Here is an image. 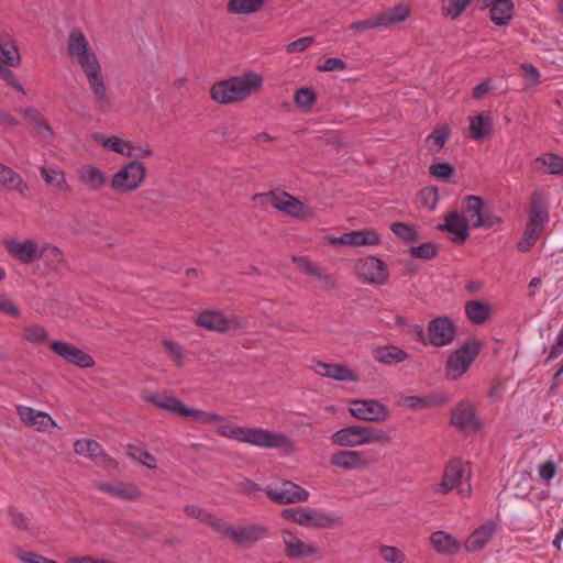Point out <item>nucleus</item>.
I'll use <instances>...</instances> for the list:
<instances>
[{"mask_svg":"<svg viewBox=\"0 0 563 563\" xmlns=\"http://www.w3.org/2000/svg\"><path fill=\"white\" fill-rule=\"evenodd\" d=\"M142 399L173 415L191 418L202 424L218 423L216 432L223 438L263 449H280L291 445L287 435L264 428L236 426L216 412L187 407L181 400L164 393L144 391Z\"/></svg>","mask_w":563,"mask_h":563,"instance_id":"nucleus-1","label":"nucleus"},{"mask_svg":"<svg viewBox=\"0 0 563 563\" xmlns=\"http://www.w3.org/2000/svg\"><path fill=\"white\" fill-rule=\"evenodd\" d=\"M66 51L70 60L78 65L85 74L97 109L102 113L109 112L111 99L108 95L101 64L81 30L73 29L69 32Z\"/></svg>","mask_w":563,"mask_h":563,"instance_id":"nucleus-2","label":"nucleus"},{"mask_svg":"<svg viewBox=\"0 0 563 563\" xmlns=\"http://www.w3.org/2000/svg\"><path fill=\"white\" fill-rule=\"evenodd\" d=\"M263 78L255 71H247L225 80L214 82L210 88L211 99L220 104L243 101L260 90Z\"/></svg>","mask_w":563,"mask_h":563,"instance_id":"nucleus-3","label":"nucleus"},{"mask_svg":"<svg viewBox=\"0 0 563 563\" xmlns=\"http://www.w3.org/2000/svg\"><path fill=\"white\" fill-rule=\"evenodd\" d=\"M331 441L339 446L354 448L365 444H388L391 442V437L380 428L354 424L335 431L331 435Z\"/></svg>","mask_w":563,"mask_h":563,"instance_id":"nucleus-4","label":"nucleus"},{"mask_svg":"<svg viewBox=\"0 0 563 563\" xmlns=\"http://www.w3.org/2000/svg\"><path fill=\"white\" fill-rule=\"evenodd\" d=\"M528 216L529 220L525 232L517 243V249L521 253H527L532 249L549 221V208L541 192L532 194Z\"/></svg>","mask_w":563,"mask_h":563,"instance_id":"nucleus-5","label":"nucleus"},{"mask_svg":"<svg viewBox=\"0 0 563 563\" xmlns=\"http://www.w3.org/2000/svg\"><path fill=\"white\" fill-rule=\"evenodd\" d=\"M284 520L306 528L331 529L343 525V520L330 512L308 507H291L282 510Z\"/></svg>","mask_w":563,"mask_h":563,"instance_id":"nucleus-6","label":"nucleus"},{"mask_svg":"<svg viewBox=\"0 0 563 563\" xmlns=\"http://www.w3.org/2000/svg\"><path fill=\"white\" fill-rule=\"evenodd\" d=\"M145 178V165L141 161L132 159L112 175L109 185L115 194L126 195L139 189Z\"/></svg>","mask_w":563,"mask_h":563,"instance_id":"nucleus-7","label":"nucleus"},{"mask_svg":"<svg viewBox=\"0 0 563 563\" xmlns=\"http://www.w3.org/2000/svg\"><path fill=\"white\" fill-rule=\"evenodd\" d=\"M263 198L266 203L279 212L300 220H308L313 217L312 209L286 191L272 190L267 194L256 195L254 199Z\"/></svg>","mask_w":563,"mask_h":563,"instance_id":"nucleus-8","label":"nucleus"},{"mask_svg":"<svg viewBox=\"0 0 563 563\" xmlns=\"http://www.w3.org/2000/svg\"><path fill=\"white\" fill-rule=\"evenodd\" d=\"M432 490L441 495H448L456 490L462 496H470L472 488L465 478L462 461L457 459L451 460L444 467L441 483L433 485Z\"/></svg>","mask_w":563,"mask_h":563,"instance_id":"nucleus-9","label":"nucleus"},{"mask_svg":"<svg viewBox=\"0 0 563 563\" xmlns=\"http://www.w3.org/2000/svg\"><path fill=\"white\" fill-rule=\"evenodd\" d=\"M481 349V342L470 340L455 350L446 360L445 372L448 378L455 380L464 375L479 354Z\"/></svg>","mask_w":563,"mask_h":563,"instance_id":"nucleus-10","label":"nucleus"},{"mask_svg":"<svg viewBox=\"0 0 563 563\" xmlns=\"http://www.w3.org/2000/svg\"><path fill=\"white\" fill-rule=\"evenodd\" d=\"M349 411L354 418L367 422H383L389 418L388 408L376 399L351 400Z\"/></svg>","mask_w":563,"mask_h":563,"instance_id":"nucleus-11","label":"nucleus"},{"mask_svg":"<svg viewBox=\"0 0 563 563\" xmlns=\"http://www.w3.org/2000/svg\"><path fill=\"white\" fill-rule=\"evenodd\" d=\"M355 269L363 283L382 286L389 279L387 265L375 256L360 258L355 264Z\"/></svg>","mask_w":563,"mask_h":563,"instance_id":"nucleus-12","label":"nucleus"},{"mask_svg":"<svg viewBox=\"0 0 563 563\" xmlns=\"http://www.w3.org/2000/svg\"><path fill=\"white\" fill-rule=\"evenodd\" d=\"M280 538L285 548V555L290 560L322 558V552L318 547L303 542L291 530H282Z\"/></svg>","mask_w":563,"mask_h":563,"instance_id":"nucleus-13","label":"nucleus"},{"mask_svg":"<svg viewBox=\"0 0 563 563\" xmlns=\"http://www.w3.org/2000/svg\"><path fill=\"white\" fill-rule=\"evenodd\" d=\"M4 246L9 255L23 265H32L42 257L38 243L34 239L5 240Z\"/></svg>","mask_w":563,"mask_h":563,"instance_id":"nucleus-14","label":"nucleus"},{"mask_svg":"<svg viewBox=\"0 0 563 563\" xmlns=\"http://www.w3.org/2000/svg\"><path fill=\"white\" fill-rule=\"evenodd\" d=\"M265 494L269 500L279 505L303 503L310 495L306 488L291 481H284L276 488H267Z\"/></svg>","mask_w":563,"mask_h":563,"instance_id":"nucleus-15","label":"nucleus"},{"mask_svg":"<svg viewBox=\"0 0 563 563\" xmlns=\"http://www.w3.org/2000/svg\"><path fill=\"white\" fill-rule=\"evenodd\" d=\"M456 336V328L448 317H438L428 324V344L437 347L451 344Z\"/></svg>","mask_w":563,"mask_h":563,"instance_id":"nucleus-16","label":"nucleus"},{"mask_svg":"<svg viewBox=\"0 0 563 563\" xmlns=\"http://www.w3.org/2000/svg\"><path fill=\"white\" fill-rule=\"evenodd\" d=\"M74 451L101 467L118 468V462L112 459L96 440L79 439L74 443Z\"/></svg>","mask_w":563,"mask_h":563,"instance_id":"nucleus-17","label":"nucleus"},{"mask_svg":"<svg viewBox=\"0 0 563 563\" xmlns=\"http://www.w3.org/2000/svg\"><path fill=\"white\" fill-rule=\"evenodd\" d=\"M368 455L369 451L342 450L331 455L330 463L344 471H363L374 462Z\"/></svg>","mask_w":563,"mask_h":563,"instance_id":"nucleus-18","label":"nucleus"},{"mask_svg":"<svg viewBox=\"0 0 563 563\" xmlns=\"http://www.w3.org/2000/svg\"><path fill=\"white\" fill-rule=\"evenodd\" d=\"M51 350L65 362L80 368H91L95 361L91 355L65 341H53L49 344Z\"/></svg>","mask_w":563,"mask_h":563,"instance_id":"nucleus-19","label":"nucleus"},{"mask_svg":"<svg viewBox=\"0 0 563 563\" xmlns=\"http://www.w3.org/2000/svg\"><path fill=\"white\" fill-rule=\"evenodd\" d=\"M451 423L459 430L471 433L481 428L475 408L468 400L460 401L451 412Z\"/></svg>","mask_w":563,"mask_h":563,"instance_id":"nucleus-20","label":"nucleus"},{"mask_svg":"<svg viewBox=\"0 0 563 563\" xmlns=\"http://www.w3.org/2000/svg\"><path fill=\"white\" fill-rule=\"evenodd\" d=\"M269 529L263 525H242L233 528L230 540L238 547L249 549L256 542L268 538Z\"/></svg>","mask_w":563,"mask_h":563,"instance_id":"nucleus-21","label":"nucleus"},{"mask_svg":"<svg viewBox=\"0 0 563 563\" xmlns=\"http://www.w3.org/2000/svg\"><path fill=\"white\" fill-rule=\"evenodd\" d=\"M311 369L319 376L336 382L355 383L358 380L357 373L345 364L314 361Z\"/></svg>","mask_w":563,"mask_h":563,"instance_id":"nucleus-22","label":"nucleus"},{"mask_svg":"<svg viewBox=\"0 0 563 563\" xmlns=\"http://www.w3.org/2000/svg\"><path fill=\"white\" fill-rule=\"evenodd\" d=\"M438 229L453 234L451 240L455 244L465 243L470 236L468 220L457 211L448 213L444 218V223L440 224Z\"/></svg>","mask_w":563,"mask_h":563,"instance_id":"nucleus-23","label":"nucleus"},{"mask_svg":"<svg viewBox=\"0 0 563 563\" xmlns=\"http://www.w3.org/2000/svg\"><path fill=\"white\" fill-rule=\"evenodd\" d=\"M334 244L347 245V246H369L377 245L380 243V236L374 229H363L357 231H351L342 234L339 238L331 240Z\"/></svg>","mask_w":563,"mask_h":563,"instance_id":"nucleus-24","label":"nucleus"},{"mask_svg":"<svg viewBox=\"0 0 563 563\" xmlns=\"http://www.w3.org/2000/svg\"><path fill=\"white\" fill-rule=\"evenodd\" d=\"M77 178L90 191H99L107 184L106 173L93 164L81 165L77 169Z\"/></svg>","mask_w":563,"mask_h":563,"instance_id":"nucleus-25","label":"nucleus"},{"mask_svg":"<svg viewBox=\"0 0 563 563\" xmlns=\"http://www.w3.org/2000/svg\"><path fill=\"white\" fill-rule=\"evenodd\" d=\"M373 357L380 364L393 366L404 363L410 357V355L407 351L399 346L385 344L378 345L373 350Z\"/></svg>","mask_w":563,"mask_h":563,"instance_id":"nucleus-26","label":"nucleus"},{"mask_svg":"<svg viewBox=\"0 0 563 563\" xmlns=\"http://www.w3.org/2000/svg\"><path fill=\"white\" fill-rule=\"evenodd\" d=\"M496 532V523L494 521L486 522L478 527L465 541V550L467 552H477L482 550L493 538Z\"/></svg>","mask_w":563,"mask_h":563,"instance_id":"nucleus-27","label":"nucleus"},{"mask_svg":"<svg viewBox=\"0 0 563 563\" xmlns=\"http://www.w3.org/2000/svg\"><path fill=\"white\" fill-rule=\"evenodd\" d=\"M16 411L23 422L36 427L37 430H45L48 427L55 426V421L52 417L44 411H38L22 405L16 406Z\"/></svg>","mask_w":563,"mask_h":563,"instance_id":"nucleus-28","label":"nucleus"},{"mask_svg":"<svg viewBox=\"0 0 563 563\" xmlns=\"http://www.w3.org/2000/svg\"><path fill=\"white\" fill-rule=\"evenodd\" d=\"M96 487L102 492L110 494L123 500L134 501L141 498L142 492L131 483H121L119 485H112L104 482H96Z\"/></svg>","mask_w":563,"mask_h":563,"instance_id":"nucleus-29","label":"nucleus"},{"mask_svg":"<svg viewBox=\"0 0 563 563\" xmlns=\"http://www.w3.org/2000/svg\"><path fill=\"white\" fill-rule=\"evenodd\" d=\"M484 4L490 7V20L498 26L508 24L514 15V3L511 0H483Z\"/></svg>","mask_w":563,"mask_h":563,"instance_id":"nucleus-30","label":"nucleus"},{"mask_svg":"<svg viewBox=\"0 0 563 563\" xmlns=\"http://www.w3.org/2000/svg\"><path fill=\"white\" fill-rule=\"evenodd\" d=\"M227 317L219 310H205L196 319V324L208 331L218 333L228 332Z\"/></svg>","mask_w":563,"mask_h":563,"instance_id":"nucleus-31","label":"nucleus"},{"mask_svg":"<svg viewBox=\"0 0 563 563\" xmlns=\"http://www.w3.org/2000/svg\"><path fill=\"white\" fill-rule=\"evenodd\" d=\"M21 64L20 51L11 35L0 36V65L19 67Z\"/></svg>","mask_w":563,"mask_h":563,"instance_id":"nucleus-32","label":"nucleus"},{"mask_svg":"<svg viewBox=\"0 0 563 563\" xmlns=\"http://www.w3.org/2000/svg\"><path fill=\"white\" fill-rule=\"evenodd\" d=\"M534 168L549 175H563V157L555 153H544L534 159Z\"/></svg>","mask_w":563,"mask_h":563,"instance_id":"nucleus-33","label":"nucleus"},{"mask_svg":"<svg viewBox=\"0 0 563 563\" xmlns=\"http://www.w3.org/2000/svg\"><path fill=\"white\" fill-rule=\"evenodd\" d=\"M91 137L107 151L114 152L122 156H126V154H129V145L131 143L129 140H124L115 135L106 136L99 132L92 133Z\"/></svg>","mask_w":563,"mask_h":563,"instance_id":"nucleus-34","label":"nucleus"},{"mask_svg":"<svg viewBox=\"0 0 563 563\" xmlns=\"http://www.w3.org/2000/svg\"><path fill=\"white\" fill-rule=\"evenodd\" d=\"M0 185L7 189L24 194L29 190L27 184L22 176L11 167L0 163Z\"/></svg>","mask_w":563,"mask_h":563,"instance_id":"nucleus-35","label":"nucleus"},{"mask_svg":"<svg viewBox=\"0 0 563 563\" xmlns=\"http://www.w3.org/2000/svg\"><path fill=\"white\" fill-rule=\"evenodd\" d=\"M292 262L305 274L323 279L329 288H335V280L331 275L327 274L323 268L312 263L307 256H294Z\"/></svg>","mask_w":563,"mask_h":563,"instance_id":"nucleus-36","label":"nucleus"},{"mask_svg":"<svg viewBox=\"0 0 563 563\" xmlns=\"http://www.w3.org/2000/svg\"><path fill=\"white\" fill-rule=\"evenodd\" d=\"M465 313L473 324H483L492 316V306L488 302L471 300L465 305Z\"/></svg>","mask_w":563,"mask_h":563,"instance_id":"nucleus-37","label":"nucleus"},{"mask_svg":"<svg viewBox=\"0 0 563 563\" xmlns=\"http://www.w3.org/2000/svg\"><path fill=\"white\" fill-rule=\"evenodd\" d=\"M430 541L437 552L455 554L460 550L459 541L445 531L439 530L431 534Z\"/></svg>","mask_w":563,"mask_h":563,"instance_id":"nucleus-38","label":"nucleus"},{"mask_svg":"<svg viewBox=\"0 0 563 563\" xmlns=\"http://www.w3.org/2000/svg\"><path fill=\"white\" fill-rule=\"evenodd\" d=\"M493 131V121L489 115L477 114L470 118V134L475 141L487 139Z\"/></svg>","mask_w":563,"mask_h":563,"instance_id":"nucleus-39","label":"nucleus"},{"mask_svg":"<svg viewBox=\"0 0 563 563\" xmlns=\"http://www.w3.org/2000/svg\"><path fill=\"white\" fill-rule=\"evenodd\" d=\"M40 173L47 185L53 186L55 189L59 191H70V186L67 183L66 174L64 170L58 168L41 166Z\"/></svg>","mask_w":563,"mask_h":563,"instance_id":"nucleus-40","label":"nucleus"},{"mask_svg":"<svg viewBox=\"0 0 563 563\" xmlns=\"http://www.w3.org/2000/svg\"><path fill=\"white\" fill-rule=\"evenodd\" d=\"M410 15V8L405 2H399L387 12L380 13L379 18L383 27L406 21Z\"/></svg>","mask_w":563,"mask_h":563,"instance_id":"nucleus-41","label":"nucleus"},{"mask_svg":"<svg viewBox=\"0 0 563 563\" xmlns=\"http://www.w3.org/2000/svg\"><path fill=\"white\" fill-rule=\"evenodd\" d=\"M266 0H229L227 11L231 14L249 15L261 10Z\"/></svg>","mask_w":563,"mask_h":563,"instance_id":"nucleus-42","label":"nucleus"},{"mask_svg":"<svg viewBox=\"0 0 563 563\" xmlns=\"http://www.w3.org/2000/svg\"><path fill=\"white\" fill-rule=\"evenodd\" d=\"M395 325L398 327L402 333L410 335L417 342L428 345L427 335L421 325L410 322L404 316H396Z\"/></svg>","mask_w":563,"mask_h":563,"instance_id":"nucleus-43","label":"nucleus"},{"mask_svg":"<svg viewBox=\"0 0 563 563\" xmlns=\"http://www.w3.org/2000/svg\"><path fill=\"white\" fill-rule=\"evenodd\" d=\"M450 135L451 130L446 125L434 129L426 139L429 151L432 153L440 152L450 139Z\"/></svg>","mask_w":563,"mask_h":563,"instance_id":"nucleus-44","label":"nucleus"},{"mask_svg":"<svg viewBox=\"0 0 563 563\" xmlns=\"http://www.w3.org/2000/svg\"><path fill=\"white\" fill-rule=\"evenodd\" d=\"M295 104L302 110H310L317 102V95L311 88L301 87L294 93Z\"/></svg>","mask_w":563,"mask_h":563,"instance_id":"nucleus-45","label":"nucleus"},{"mask_svg":"<svg viewBox=\"0 0 563 563\" xmlns=\"http://www.w3.org/2000/svg\"><path fill=\"white\" fill-rule=\"evenodd\" d=\"M22 338L29 343L41 344L47 340L48 332L41 324H31L23 328Z\"/></svg>","mask_w":563,"mask_h":563,"instance_id":"nucleus-46","label":"nucleus"},{"mask_svg":"<svg viewBox=\"0 0 563 563\" xmlns=\"http://www.w3.org/2000/svg\"><path fill=\"white\" fill-rule=\"evenodd\" d=\"M390 231L406 243L416 242L419 235L413 225L404 222H393L389 227Z\"/></svg>","mask_w":563,"mask_h":563,"instance_id":"nucleus-47","label":"nucleus"},{"mask_svg":"<svg viewBox=\"0 0 563 563\" xmlns=\"http://www.w3.org/2000/svg\"><path fill=\"white\" fill-rule=\"evenodd\" d=\"M465 213L472 222L478 221V217L484 216V200L479 196H467L465 198Z\"/></svg>","mask_w":563,"mask_h":563,"instance_id":"nucleus-48","label":"nucleus"},{"mask_svg":"<svg viewBox=\"0 0 563 563\" xmlns=\"http://www.w3.org/2000/svg\"><path fill=\"white\" fill-rule=\"evenodd\" d=\"M409 253L416 258L429 261L437 256L438 247L432 242H426L417 246H411Z\"/></svg>","mask_w":563,"mask_h":563,"instance_id":"nucleus-49","label":"nucleus"},{"mask_svg":"<svg viewBox=\"0 0 563 563\" xmlns=\"http://www.w3.org/2000/svg\"><path fill=\"white\" fill-rule=\"evenodd\" d=\"M402 404L412 409H422L439 404L435 396H406Z\"/></svg>","mask_w":563,"mask_h":563,"instance_id":"nucleus-50","label":"nucleus"},{"mask_svg":"<svg viewBox=\"0 0 563 563\" xmlns=\"http://www.w3.org/2000/svg\"><path fill=\"white\" fill-rule=\"evenodd\" d=\"M473 0H449V4L443 8V15L451 20L459 19Z\"/></svg>","mask_w":563,"mask_h":563,"instance_id":"nucleus-51","label":"nucleus"},{"mask_svg":"<svg viewBox=\"0 0 563 563\" xmlns=\"http://www.w3.org/2000/svg\"><path fill=\"white\" fill-rule=\"evenodd\" d=\"M379 554L388 563H406L407 556L400 549L391 545H380Z\"/></svg>","mask_w":563,"mask_h":563,"instance_id":"nucleus-52","label":"nucleus"},{"mask_svg":"<svg viewBox=\"0 0 563 563\" xmlns=\"http://www.w3.org/2000/svg\"><path fill=\"white\" fill-rule=\"evenodd\" d=\"M129 455L133 459L145 465L146 467L154 470L156 468V460L154 455L151 453L135 446L129 445Z\"/></svg>","mask_w":563,"mask_h":563,"instance_id":"nucleus-53","label":"nucleus"},{"mask_svg":"<svg viewBox=\"0 0 563 563\" xmlns=\"http://www.w3.org/2000/svg\"><path fill=\"white\" fill-rule=\"evenodd\" d=\"M419 199L423 207L434 210L439 201L438 188L433 186L422 188L419 191Z\"/></svg>","mask_w":563,"mask_h":563,"instance_id":"nucleus-54","label":"nucleus"},{"mask_svg":"<svg viewBox=\"0 0 563 563\" xmlns=\"http://www.w3.org/2000/svg\"><path fill=\"white\" fill-rule=\"evenodd\" d=\"M205 525L212 528L216 532L223 534L229 539L231 538L233 527L227 523L222 518L210 512Z\"/></svg>","mask_w":563,"mask_h":563,"instance_id":"nucleus-55","label":"nucleus"},{"mask_svg":"<svg viewBox=\"0 0 563 563\" xmlns=\"http://www.w3.org/2000/svg\"><path fill=\"white\" fill-rule=\"evenodd\" d=\"M162 344L175 365L181 367L184 365L183 347L177 342L166 339L163 340Z\"/></svg>","mask_w":563,"mask_h":563,"instance_id":"nucleus-56","label":"nucleus"},{"mask_svg":"<svg viewBox=\"0 0 563 563\" xmlns=\"http://www.w3.org/2000/svg\"><path fill=\"white\" fill-rule=\"evenodd\" d=\"M42 257L51 262L52 267L57 268L64 262L63 252L55 245L45 244L41 249Z\"/></svg>","mask_w":563,"mask_h":563,"instance_id":"nucleus-57","label":"nucleus"},{"mask_svg":"<svg viewBox=\"0 0 563 563\" xmlns=\"http://www.w3.org/2000/svg\"><path fill=\"white\" fill-rule=\"evenodd\" d=\"M8 515L11 519L12 526L21 531H27L30 529V519L23 512L19 511L15 507L10 506L8 508Z\"/></svg>","mask_w":563,"mask_h":563,"instance_id":"nucleus-58","label":"nucleus"},{"mask_svg":"<svg viewBox=\"0 0 563 563\" xmlns=\"http://www.w3.org/2000/svg\"><path fill=\"white\" fill-rule=\"evenodd\" d=\"M503 223V218L490 212V211H484L483 217H478V221H473L472 227L475 229L483 228V229H492L496 225H499Z\"/></svg>","mask_w":563,"mask_h":563,"instance_id":"nucleus-59","label":"nucleus"},{"mask_svg":"<svg viewBox=\"0 0 563 563\" xmlns=\"http://www.w3.org/2000/svg\"><path fill=\"white\" fill-rule=\"evenodd\" d=\"M380 26H382V21H380L379 14H377L374 18L351 23L349 25V30L356 31V32H364V31L380 27Z\"/></svg>","mask_w":563,"mask_h":563,"instance_id":"nucleus-60","label":"nucleus"},{"mask_svg":"<svg viewBox=\"0 0 563 563\" xmlns=\"http://www.w3.org/2000/svg\"><path fill=\"white\" fill-rule=\"evenodd\" d=\"M313 42H314V38L312 36L300 37V38L287 44L286 52L289 54L302 53L307 48H309Z\"/></svg>","mask_w":563,"mask_h":563,"instance_id":"nucleus-61","label":"nucleus"},{"mask_svg":"<svg viewBox=\"0 0 563 563\" xmlns=\"http://www.w3.org/2000/svg\"><path fill=\"white\" fill-rule=\"evenodd\" d=\"M5 65H0V76L1 78L9 85L11 86L14 90L25 95V90L23 88V86L20 84V81L16 79L14 73L4 67Z\"/></svg>","mask_w":563,"mask_h":563,"instance_id":"nucleus-62","label":"nucleus"},{"mask_svg":"<svg viewBox=\"0 0 563 563\" xmlns=\"http://www.w3.org/2000/svg\"><path fill=\"white\" fill-rule=\"evenodd\" d=\"M429 170L432 176L441 179H448L454 173L453 166L449 163L432 164Z\"/></svg>","mask_w":563,"mask_h":563,"instance_id":"nucleus-63","label":"nucleus"},{"mask_svg":"<svg viewBox=\"0 0 563 563\" xmlns=\"http://www.w3.org/2000/svg\"><path fill=\"white\" fill-rule=\"evenodd\" d=\"M0 312L10 317L20 316V309L16 307L13 300L5 294H0Z\"/></svg>","mask_w":563,"mask_h":563,"instance_id":"nucleus-64","label":"nucleus"}]
</instances>
